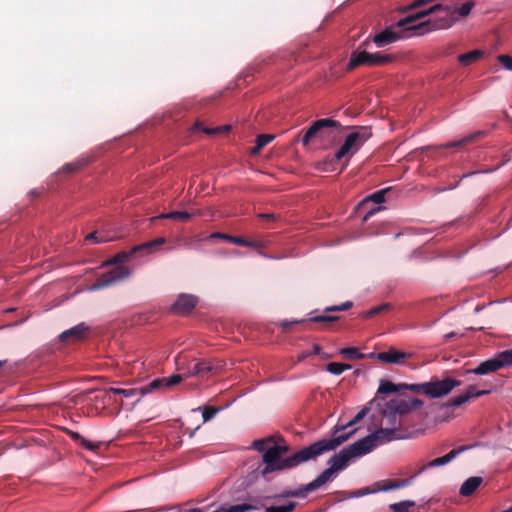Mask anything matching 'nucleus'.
Returning a JSON list of instances; mask_svg holds the SVG:
<instances>
[{
	"label": "nucleus",
	"mask_w": 512,
	"mask_h": 512,
	"mask_svg": "<svg viewBox=\"0 0 512 512\" xmlns=\"http://www.w3.org/2000/svg\"><path fill=\"white\" fill-rule=\"evenodd\" d=\"M350 435L351 433L340 435L334 438H324L318 440L306 447H303L288 457H282L278 453L277 449H273L269 445L263 454V463L265 464V467L261 470V474L262 476H266L267 474L274 471L291 469L304 462L316 460L317 457L336 449L342 443L347 441Z\"/></svg>",
	"instance_id": "obj_1"
},
{
	"label": "nucleus",
	"mask_w": 512,
	"mask_h": 512,
	"mask_svg": "<svg viewBox=\"0 0 512 512\" xmlns=\"http://www.w3.org/2000/svg\"><path fill=\"white\" fill-rule=\"evenodd\" d=\"M401 438H403V436L396 426L392 428H380L357 442L341 449L329 459L328 463L335 472L341 471L347 467L352 458L363 456L379 445Z\"/></svg>",
	"instance_id": "obj_2"
},
{
	"label": "nucleus",
	"mask_w": 512,
	"mask_h": 512,
	"mask_svg": "<svg viewBox=\"0 0 512 512\" xmlns=\"http://www.w3.org/2000/svg\"><path fill=\"white\" fill-rule=\"evenodd\" d=\"M456 21L452 7L436 4L427 10L400 19L397 26L413 30V35H423L435 30L448 29Z\"/></svg>",
	"instance_id": "obj_3"
},
{
	"label": "nucleus",
	"mask_w": 512,
	"mask_h": 512,
	"mask_svg": "<svg viewBox=\"0 0 512 512\" xmlns=\"http://www.w3.org/2000/svg\"><path fill=\"white\" fill-rule=\"evenodd\" d=\"M165 243L166 238L159 237L152 241L136 245L129 252L122 251L117 253L110 261L107 262V264H114L117 266L100 275L96 279V281L90 286V291L101 290L109 286H112L121 280L126 279L131 274V270L128 267L121 265L122 263L126 262L131 256L137 253H153L158 249V247Z\"/></svg>",
	"instance_id": "obj_4"
},
{
	"label": "nucleus",
	"mask_w": 512,
	"mask_h": 512,
	"mask_svg": "<svg viewBox=\"0 0 512 512\" xmlns=\"http://www.w3.org/2000/svg\"><path fill=\"white\" fill-rule=\"evenodd\" d=\"M372 136L370 127L358 126L345 138L344 143L335 153V159L350 158Z\"/></svg>",
	"instance_id": "obj_5"
},
{
	"label": "nucleus",
	"mask_w": 512,
	"mask_h": 512,
	"mask_svg": "<svg viewBox=\"0 0 512 512\" xmlns=\"http://www.w3.org/2000/svg\"><path fill=\"white\" fill-rule=\"evenodd\" d=\"M341 128L338 121L324 118L314 121L301 137L300 141L304 147H308L312 141H325L331 135L332 130Z\"/></svg>",
	"instance_id": "obj_6"
},
{
	"label": "nucleus",
	"mask_w": 512,
	"mask_h": 512,
	"mask_svg": "<svg viewBox=\"0 0 512 512\" xmlns=\"http://www.w3.org/2000/svg\"><path fill=\"white\" fill-rule=\"evenodd\" d=\"M225 365V361L220 359H194V363L189 365V369L184 372V376L209 380L218 375Z\"/></svg>",
	"instance_id": "obj_7"
},
{
	"label": "nucleus",
	"mask_w": 512,
	"mask_h": 512,
	"mask_svg": "<svg viewBox=\"0 0 512 512\" xmlns=\"http://www.w3.org/2000/svg\"><path fill=\"white\" fill-rule=\"evenodd\" d=\"M392 60L393 57L391 55L355 50L351 53L346 70L352 71L361 65L380 66L387 64Z\"/></svg>",
	"instance_id": "obj_8"
},
{
	"label": "nucleus",
	"mask_w": 512,
	"mask_h": 512,
	"mask_svg": "<svg viewBox=\"0 0 512 512\" xmlns=\"http://www.w3.org/2000/svg\"><path fill=\"white\" fill-rule=\"evenodd\" d=\"M509 365H512V350L503 351L494 358L481 362L476 368L469 370V372L485 375Z\"/></svg>",
	"instance_id": "obj_9"
},
{
	"label": "nucleus",
	"mask_w": 512,
	"mask_h": 512,
	"mask_svg": "<svg viewBox=\"0 0 512 512\" xmlns=\"http://www.w3.org/2000/svg\"><path fill=\"white\" fill-rule=\"evenodd\" d=\"M461 384L462 381L451 377H446L443 380H439L437 377H432L429 382H426V396L430 398L446 396Z\"/></svg>",
	"instance_id": "obj_10"
},
{
	"label": "nucleus",
	"mask_w": 512,
	"mask_h": 512,
	"mask_svg": "<svg viewBox=\"0 0 512 512\" xmlns=\"http://www.w3.org/2000/svg\"><path fill=\"white\" fill-rule=\"evenodd\" d=\"M409 32L413 33V30L407 29L405 27H398L396 23L395 25H392L382 32L376 34L372 40L378 47H384L387 44L408 37L409 35L407 33Z\"/></svg>",
	"instance_id": "obj_11"
},
{
	"label": "nucleus",
	"mask_w": 512,
	"mask_h": 512,
	"mask_svg": "<svg viewBox=\"0 0 512 512\" xmlns=\"http://www.w3.org/2000/svg\"><path fill=\"white\" fill-rule=\"evenodd\" d=\"M472 446L470 445H462L457 448L452 449L449 453L442 457L435 458L427 463L422 464L419 469L415 472L413 477H417L418 475L422 474L424 471H426L429 468H435L439 466L446 465L450 463L452 460H454L458 455L461 453L469 450Z\"/></svg>",
	"instance_id": "obj_12"
},
{
	"label": "nucleus",
	"mask_w": 512,
	"mask_h": 512,
	"mask_svg": "<svg viewBox=\"0 0 512 512\" xmlns=\"http://www.w3.org/2000/svg\"><path fill=\"white\" fill-rule=\"evenodd\" d=\"M89 332V326L85 323H80L64 332L59 336L62 342L71 344L83 340Z\"/></svg>",
	"instance_id": "obj_13"
},
{
	"label": "nucleus",
	"mask_w": 512,
	"mask_h": 512,
	"mask_svg": "<svg viewBox=\"0 0 512 512\" xmlns=\"http://www.w3.org/2000/svg\"><path fill=\"white\" fill-rule=\"evenodd\" d=\"M197 303V297L190 294H182L173 304L172 310L177 314H188L195 308Z\"/></svg>",
	"instance_id": "obj_14"
},
{
	"label": "nucleus",
	"mask_w": 512,
	"mask_h": 512,
	"mask_svg": "<svg viewBox=\"0 0 512 512\" xmlns=\"http://www.w3.org/2000/svg\"><path fill=\"white\" fill-rule=\"evenodd\" d=\"M410 356V353L390 348L388 351L378 353L377 359L384 363L401 364Z\"/></svg>",
	"instance_id": "obj_15"
},
{
	"label": "nucleus",
	"mask_w": 512,
	"mask_h": 512,
	"mask_svg": "<svg viewBox=\"0 0 512 512\" xmlns=\"http://www.w3.org/2000/svg\"><path fill=\"white\" fill-rule=\"evenodd\" d=\"M487 393H489V391L477 390V388L474 385H471L467 388V390L464 393L452 398L449 401V406H451V407L461 406L462 404L468 402L472 398L480 397Z\"/></svg>",
	"instance_id": "obj_16"
},
{
	"label": "nucleus",
	"mask_w": 512,
	"mask_h": 512,
	"mask_svg": "<svg viewBox=\"0 0 512 512\" xmlns=\"http://www.w3.org/2000/svg\"><path fill=\"white\" fill-rule=\"evenodd\" d=\"M184 378H187V377L184 376V373H180V374H173V375H171L169 377H165V378L155 379L149 385H147V391H152L154 389H158L164 385L167 387L174 386L176 384H179Z\"/></svg>",
	"instance_id": "obj_17"
},
{
	"label": "nucleus",
	"mask_w": 512,
	"mask_h": 512,
	"mask_svg": "<svg viewBox=\"0 0 512 512\" xmlns=\"http://www.w3.org/2000/svg\"><path fill=\"white\" fill-rule=\"evenodd\" d=\"M335 473L331 467L325 469L315 480L305 485V490L310 492L317 490L331 480Z\"/></svg>",
	"instance_id": "obj_18"
},
{
	"label": "nucleus",
	"mask_w": 512,
	"mask_h": 512,
	"mask_svg": "<svg viewBox=\"0 0 512 512\" xmlns=\"http://www.w3.org/2000/svg\"><path fill=\"white\" fill-rule=\"evenodd\" d=\"M65 432L73 441L80 444L82 447H84L85 449H87L89 451L95 452L100 447V443H93V442L85 439L80 433H78L76 431L66 429Z\"/></svg>",
	"instance_id": "obj_19"
},
{
	"label": "nucleus",
	"mask_w": 512,
	"mask_h": 512,
	"mask_svg": "<svg viewBox=\"0 0 512 512\" xmlns=\"http://www.w3.org/2000/svg\"><path fill=\"white\" fill-rule=\"evenodd\" d=\"M484 134H485L484 131H477L468 136L461 138L460 140L447 142L445 144L440 145L439 147L443 148V149L460 148L466 144H469V143L475 141L477 138L482 137Z\"/></svg>",
	"instance_id": "obj_20"
},
{
	"label": "nucleus",
	"mask_w": 512,
	"mask_h": 512,
	"mask_svg": "<svg viewBox=\"0 0 512 512\" xmlns=\"http://www.w3.org/2000/svg\"><path fill=\"white\" fill-rule=\"evenodd\" d=\"M483 482V478L479 476H473L468 478L460 487V494L462 496H471L477 488L481 485Z\"/></svg>",
	"instance_id": "obj_21"
},
{
	"label": "nucleus",
	"mask_w": 512,
	"mask_h": 512,
	"mask_svg": "<svg viewBox=\"0 0 512 512\" xmlns=\"http://www.w3.org/2000/svg\"><path fill=\"white\" fill-rule=\"evenodd\" d=\"M275 496H253L249 497L248 502L244 504L247 507V512L252 510H260L262 508L268 507L267 504L273 499Z\"/></svg>",
	"instance_id": "obj_22"
},
{
	"label": "nucleus",
	"mask_w": 512,
	"mask_h": 512,
	"mask_svg": "<svg viewBox=\"0 0 512 512\" xmlns=\"http://www.w3.org/2000/svg\"><path fill=\"white\" fill-rule=\"evenodd\" d=\"M367 412H368V408H364V409H362L361 411H359V412L355 415V417H354L352 420H350L346 425H343V426H336V427H335V429H334V431H333V437H332V438L337 437V436H340V435H345V434H349V433H351V435L348 437V439H349V438H350V437L355 433V431H356V430H351V431H349V432H347V433H342V434H339V433H340L341 431L345 430L346 428H348V427H350V426H352V425H354V424L358 423L360 420H362V419L365 417V415L367 414Z\"/></svg>",
	"instance_id": "obj_23"
},
{
	"label": "nucleus",
	"mask_w": 512,
	"mask_h": 512,
	"mask_svg": "<svg viewBox=\"0 0 512 512\" xmlns=\"http://www.w3.org/2000/svg\"><path fill=\"white\" fill-rule=\"evenodd\" d=\"M388 408L393 412L394 422L396 421V414H407L411 411L409 401L405 399L391 401Z\"/></svg>",
	"instance_id": "obj_24"
},
{
	"label": "nucleus",
	"mask_w": 512,
	"mask_h": 512,
	"mask_svg": "<svg viewBox=\"0 0 512 512\" xmlns=\"http://www.w3.org/2000/svg\"><path fill=\"white\" fill-rule=\"evenodd\" d=\"M108 392L113 393V394L123 395L126 398H130V397H135V396H141L143 394L149 393L150 391H147V385H146L145 387H143L140 390L135 389V388L121 389V388L111 387V388H109Z\"/></svg>",
	"instance_id": "obj_25"
},
{
	"label": "nucleus",
	"mask_w": 512,
	"mask_h": 512,
	"mask_svg": "<svg viewBox=\"0 0 512 512\" xmlns=\"http://www.w3.org/2000/svg\"><path fill=\"white\" fill-rule=\"evenodd\" d=\"M233 244L244 246V247H252V248H262L266 245L265 242L260 240H247L240 236H232L230 237V241Z\"/></svg>",
	"instance_id": "obj_26"
},
{
	"label": "nucleus",
	"mask_w": 512,
	"mask_h": 512,
	"mask_svg": "<svg viewBox=\"0 0 512 512\" xmlns=\"http://www.w3.org/2000/svg\"><path fill=\"white\" fill-rule=\"evenodd\" d=\"M482 56H483V51L475 49L470 52L460 54L458 56V61L463 66H468V65H471L472 63L476 62L477 60H479Z\"/></svg>",
	"instance_id": "obj_27"
},
{
	"label": "nucleus",
	"mask_w": 512,
	"mask_h": 512,
	"mask_svg": "<svg viewBox=\"0 0 512 512\" xmlns=\"http://www.w3.org/2000/svg\"><path fill=\"white\" fill-rule=\"evenodd\" d=\"M391 308H392V304L383 303L381 305L374 306V307L370 308L369 310L362 312L360 314V317L363 319L372 318L378 314L389 311Z\"/></svg>",
	"instance_id": "obj_28"
},
{
	"label": "nucleus",
	"mask_w": 512,
	"mask_h": 512,
	"mask_svg": "<svg viewBox=\"0 0 512 512\" xmlns=\"http://www.w3.org/2000/svg\"><path fill=\"white\" fill-rule=\"evenodd\" d=\"M112 238L103 232L94 231L85 236V241L91 244H101L111 241Z\"/></svg>",
	"instance_id": "obj_29"
},
{
	"label": "nucleus",
	"mask_w": 512,
	"mask_h": 512,
	"mask_svg": "<svg viewBox=\"0 0 512 512\" xmlns=\"http://www.w3.org/2000/svg\"><path fill=\"white\" fill-rule=\"evenodd\" d=\"M274 139L273 135L270 134H261L256 139V144L252 148L251 152L253 154L259 153L267 144H269Z\"/></svg>",
	"instance_id": "obj_30"
},
{
	"label": "nucleus",
	"mask_w": 512,
	"mask_h": 512,
	"mask_svg": "<svg viewBox=\"0 0 512 512\" xmlns=\"http://www.w3.org/2000/svg\"><path fill=\"white\" fill-rule=\"evenodd\" d=\"M400 390H401V385H396L390 381L383 380V381H381L377 392L379 394H391V393H396Z\"/></svg>",
	"instance_id": "obj_31"
},
{
	"label": "nucleus",
	"mask_w": 512,
	"mask_h": 512,
	"mask_svg": "<svg viewBox=\"0 0 512 512\" xmlns=\"http://www.w3.org/2000/svg\"><path fill=\"white\" fill-rule=\"evenodd\" d=\"M413 478L414 477L412 476L410 479L389 480L386 482L385 486L383 487V490L389 491L406 487L411 483Z\"/></svg>",
	"instance_id": "obj_32"
},
{
	"label": "nucleus",
	"mask_w": 512,
	"mask_h": 512,
	"mask_svg": "<svg viewBox=\"0 0 512 512\" xmlns=\"http://www.w3.org/2000/svg\"><path fill=\"white\" fill-rule=\"evenodd\" d=\"M191 214L186 211H172L169 213H164L159 216L162 219H174L180 221H187L191 218Z\"/></svg>",
	"instance_id": "obj_33"
},
{
	"label": "nucleus",
	"mask_w": 512,
	"mask_h": 512,
	"mask_svg": "<svg viewBox=\"0 0 512 512\" xmlns=\"http://www.w3.org/2000/svg\"><path fill=\"white\" fill-rule=\"evenodd\" d=\"M474 6H475V1L470 0V1H467L466 3L462 4L458 8H452L453 16H455V14H458L460 17H467L470 14V12Z\"/></svg>",
	"instance_id": "obj_34"
},
{
	"label": "nucleus",
	"mask_w": 512,
	"mask_h": 512,
	"mask_svg": "<svg viewBox=\"0 0 512 512\" xmlns=\"http://www.w3.org/2000/svg\"><path fill=\"white\" fill-rule=\"evenodd\" d=\"M326 369L331 374L340 375L344 371L351 369V365L338 362H331L327 365Z\"/></svg>",
	"instance_id": "obj_35"
},
{
	"label": "nucleus",
	"mask_w": 512,
	"mask_h": 512,
	"mask_svg": "<svg viewBox=\"0 0 512 512\" xmlns=\"http://www.w3.org/2000/svg\"><path fill=\"white\" fill-rule=\"evenodd\" d=\"M414 505H415L414 501L406 500V501H402L399 503L390 504L389 508L393 512H409V508L413 507Z\"/></svg>",
	"instance_id": "obj_36"
},
{
	"label": "nucleus",
	"mask_w": 512,
	"mask_h": 512,
	"mask_svg": "<svg viewBox=\"0 0 512 512\" xmlns=\"http://www.w3.org/2000/svg\"><path fill=\"white\" fill-rule=\"evenodd\" d=\"M340 354L348 359H363L365 357L364 354L358 351L357 348L347 347L340 350Z\"/></svg>",
	"instance_id": "obj_37"
},
{
	"label": "nucleus",
	"mask_w": 512,
	"mask_h": 512,
	"mask_svg": "<svg viewBox=\"0 0 512 512\" xmlns=\"http://www.w3.org/2000/svg\"><path fill=\"white\" fill-rule=\"evenodd\" d=\"M213 512H247V507L244 503L231 506L222 505Z\"/></svg>",
	"instance_id": "obj_38"
},
{
	"label": "nucleus",
	"mask_w": 512,
	"mask_h": 512,
	"mask_svg": "<svg viewBox=\"0 0 512 512\" xmlns=\"http://www.w3.org/2000/svg\"><path fill=\"white\" fill-rule=\"evenodd\" d=\"M296 507L295 502H288L285 505L280 506H268L266 512H292Z\"/></svg>",
	"instance_id": "obj_39"
},
{
	"label": "nucleus",
	"mask_w": 512,
	"mask_h": 512,
	"mask_svg": "<svg viewBox=\"0 0 512 512\" xmlns=\"http://www.w3.org/2000/svg\"><path fill=\"white\" fill-rule=\"evenodd\" d=\"M85 165H86L85 160H77L75 162L65 164L62 167V171L65 173H74V172L80 170Z\"/></svg>",
	"instance_id": "obj_40"
},
{
	"label": "nucleus",
	"mask_w": 512,
	"mask_h": 512,
	"mask_svg": "<svg viewBox=\"0 0 512 512\" xmlns=\"http://www.w3.org/2000/svg\"><path fill=\"white\" fill-rule=\"evenodd\" d=\"M175 363L177 370L181 371V373H184L189 369V365L194 363V360L188 362L185 356L179 354L175 359Z\"/></svg>",
	"instance_id": "obj_41"
},
{
	"label": "nucleus",
	"mask_w": 512,
	"mask_h": 512,
	"mask_svg": "<svg viewBox=\"0 0 512 512\" xmlns=\"http://www.w3.org/2000/svg\"><path fill=\"white\" fill-rule=\"evenodd\" d=\"M387 192H388V189L378 190V191L372 193L371 195L367 196V198L365 200L380 204V203L384 202L385 194Z\"/></svg>",
	"instance_id": "obj_42"
},
{
	"label": "nucleus",
	"mask_w": 512,
	"mask_h": 512,
	"mask_svg": "<svg viewBox=\"0 0 512 512\" xmlns=\"http://www.w3.org/2000/svg\"><path fill=\"white\" fill-rule=\"evenodd\" d=\"M310 491L305 490V486L298 490H285L283 491L279 497L289 498V497H305L307 493Z\"/></svg>",
	"instance_id": "obj_43"
},
{
	"label": "nucleus",
	"mask_w": 512,
	"mask_h": 512,
	"mask_svg": "<svg viewBox=\"0 0 512 512\" xmlns=\"http://www.w3.org/2000/svg\"><path fill=\"white\" fill-rule=\"evenodd\" d=\"M221 408L219 407H213V406H205L203 408V421L207 422L210 421L219 411Z\"/></svg>",
	"instance_id": "obj_44"
},
{
	"label": "nucleus",
	"mask_w": 512,
	"mask_h": 512,
	"mask_svg": "<svg viewBox=\"0 0 512 512\" xmlns=\"http://www.w3.org/2000/svg\"><path fill=\"white\" fill-rule=\"evenodd\" d=\"M353 302L352 301H346L340 305H333L328 306L324 309V312H340V311H346L352 308Z\"/></svg>",
	"instance_id": "obj_45"
},
{
	"label": "nucleus",
	"mask_w": 512,
	"mask_h": 512,
	"mask_svg": "<svg viewBox=\"0 0 512 512\" xmlns=\"http://www.w3.org/2000/svg\"><path fill=\"white\" fill-rule=\"evenodd\" d=\"M339 320L338 316L333 315H319L309 318L308 321L310 322H317V323H331Z\"/></svg>",
	"instance_id": "obj_46"
},
{
	"label": "nucleus",
	"mask_w": 512,
	"mask_h": 512,
	"mask_svg": "<svg viewBox=\"0 0 512 512\" xmlns=\"http://www.w3.org/2000/svg\"><path fill=\"white\" fill-rule=\"evenodd\" d=\"M406 389L412 392H421L426 395V383L422 384H401V390Z\"/></svg>",
	"instance_id": "obj_47"
},
{
	"label": "nucleus",
	"mask_w": 512,
	"mask_h": 512,
	"mask_svg": "<svg viewBox=\"0 0 512 512\" xmlns=\"http://www.w3.org/2000/svg\"><path fill=\"white\" fill-rule=\"evenodd\" d=\"M320 351L321 347L318 344H314L312 351H303L298 355L297 362H301L310 356L318 355Z\"/></svg>",
	"instance_id": "obj_48"
},
{
	"label": "nucleus",
	"mask_w": 512,
	"mask_h": 512,
	"mask_svg": "<svg viewBox=\"0 0 512 512\" xmlns=\"http://www.w3.org/2000/svg\"><path fill=\"white\" fill-rule=\"evenodd\" d=\"M498 61L503 65L507 70L512 71V57L509 55H499Z\"/></svg>",
	"instance_id": "obj_49"
},
{
	"label": "nucleus",
	"mask_w": 512,
	"mask_h": 512,
	"mask_svg": "<svg viewBox=\"0 0 512 512\" xmlns=\"http://www.w3.org/2000/svg\"><path fill=\"white\" fill-rule=\"evenodd\" d=\"M193 130H196V131H203L204 133L206 134H215L217 132H220L222 130V127H217L215 129H206V128H202V123L201 122H196L193 126Z\"/></svg>",
	"instance_id": "obj_50"
},
{
	"label": "nucleus",
	"mask_w": 512,
	"mask_h": 512,
	"mask_svg": "<svg viewBox=\"0 0 512 512\" xmlns=\"http://www.w3.org/2000/svg\"><path fill=\"white\" fill-rule=\"evenodd\" d=\"M269 441L265 440H256L253 443V447L258 450L259 452H262L264 454V451H266L267 447H269L268 444Z\"/></svg>",
	"instance_id": "obj_51"
},
{
	"label": "nucleus",
	"mask_w": 512,
	"mask_h": 512,
	"mask_svg": "<svg viewBox=\"0 0 512 512\" xmlns=\"http://www.w3.org/2000/svg\"><path fill=\"white\" fill-rule=\"evenodd\" d=\"M305 320H293V321H282L279 323V326L283 329V331H288L289 328L292 326V325H296V324H300V323H304Z\"/></svg>",
	"instance_id": "obj_52"
},
{
	"label": "nucleus",
	"mask_w": 512,
	"mask_h": 512,
	"mask_svg": "<svg viewBox=\"0 0 512 512\" xmlns=\"http://www.w3.org/2000/svg\"><path fill=\"white\" fill-rule=\"evenodd\" d=\"M408 401H409L411 411L422 407L424 404V402L419 398H412V399H409Z\"/></svg>",
	"instance_id": "obj_53"
},
{
	"label": "nucleus",
	"mask_w": 512,
	"mask_h": 512,
	"mask_svg": "<svg viewBox=\"0 0 512 512\" xmlns=\"http://www.w3.org/2000/svg\"><path fill=\"white\" fill-rule=\"evenodd\" d=\"M230 237H231V235L221 233V232H214V233L210 234V236H209V238H211V239H222V240H225L228 242L230 241Z\"/></svg>",
	"instance_id": "obj_54"
},
{
	"label": "nucleus",
	"mask_w": 512,
	"mask_h": 512,
	"mask_svg": "<svg viewBox=\"0 0 512 512\" xmlns=\"http://www.w3.org/2000/svg\"><path fill=\"white\" fill-rule=\"evenodd\" d=\"M257 216H258V218L267 220V221H274L279 218V216L274 213H259Z\"/></svg>",
	"instance_id": "obj_55"
},
{
	"label": "nucleus",
	"mask_w": 512,
	"mask_h": 512,
	"mask_svg": "<svg viewBox=\"0 0 512 512\" xmlns=\"http://www.w3.org/2000/svg\"><path fill=\"white\" fill-rule=\"evenodd\" d=\"M273 449H277L278 453L283 457L284 454H286L289 450V447L287 445H279L276 443H273L270 445Z\"/></svg>",
	"instance_id": "obj_56"
},
{
	"label": "nucleus",
	"mask_w": 512,
	"mask_h": 512,
	"mask_svg": "<svg viewBox=\"0 0 512 512\" xmlns=\"http://www.w3.org/2000/svg\"><path fill=\"white\" fill-rule=\"evenodd\" d=\"M381 209H382L381 207H377V208H375V209L370 210V211H369V212L364 216L363 220H364V221H367V220H368V218H369L371 215H373V214H374L375 212H377V211H380Z\"/></svg>",
	"instance_id": "obj_57"
},
{
	"label": "nucleus",
	"mask_w": 512,
	"mask_h": 512,
	"mask_svg": "<svg viewBox=\"0 0 512 512\" xmlns=\"http://www.w3.org/2000/svg\"><path fill=\"white\" fill-rule=\"evenodd\" d=\"M368 493H369V490H368V488H366V489H361V490H359V491L357 492V495H358V496H362V495H365V494H368Z\"/></svg>",
	"instance_id": "obj_58"
},
{
	"label": "nucleus",
	"mask_w": 512,
	"mask_h": 512,
	"mask_svg": "<svg viewBox=\"0 0 512 512\" xmlns=\"http://www.w3.org/2000/svg\"><path fill=\"white\" fill-rule=\"evenodd\" d=\"M184 512H203V511L199 508H190V509L185 510Z\"/></svg>",
	"instance_id": "obj_59"
},
{
	"label": "nucleus",
	"mask_w": 512,
	"mask_h": 512,
	"mask_svg": "<svg viewBox=\"0 0 512 512\" xmlns=\"http://www.w3.org/2000/svg\"><path fill=\"white\" fill-rule=\"evenodd\" d=\"M454 336H455V333L451 332V333H448V334L445 335V339L447 340V339H450V338H452Z\"/></svg>",
	"instance_id": "obj_60"
},
{
	"label": "nucleus",
	"mask_w": 512,
	"mask_h": 512,
	"mask_svg": "<svg viewBox=\"0 0 512 512\" xmlns=\"http://www.w3.org/2000/svg\"><path fill=\"white\" fill-rule=\"evenodd\" d=\"M370 38H367L364 42H362L361 46H366L369 43Z\"/></svg>",
	"instance_id": "obj_61"
},
{
	"label": "nucleus",
	"mask_w": 512,
	"mask_h": 512,
	"mask_svg": "<svg viewBox=\"0 0 512 512\" xmlns=\"http://www.w3.org/2000/svg\"><path fill=\"white\" fill-rule=\"evenodd\" d=\"M6 360H0V368H2L6 364Z\"/></svg>",
	"instance_id": "obj_62"
},
{
	"label": "nucleus",
	"mask_w": 512,
	"mask_h": 512,
	"mask_svg": "<svg viewBox=\"0 0 512 512\" xmlns=\"http://www.w3.org/2000/svg\"><path fill=\"white\" fill-rule=\"evenodd\" d=\"M31 193L33 194V196H37V195L39 194V193H38V192H36V191H32Z\"/></svg>",
	"instance_id": "obj_63"
},
{
	"label": "nucleus",
	"mask_w": 512,
	"mask_h": 512,
	"mask_svg": "<svg viewBox=\"0 0 512 512\" xmlns=\"http://www.w3.org/2000/svg\"><path fill=\"white\" fill-rule=\"evenodd\" d=\"M502 512H512V508H509V509L504 510V511H502Z\"/></svg>",
	"instance_id": "obj_64"
}]
</instances>
